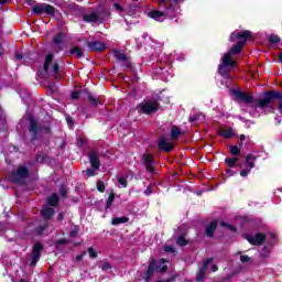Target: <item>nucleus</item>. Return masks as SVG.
Returning a JSON list of instances; mask_svg holds the SVG:
<instances>
[{
	"label": "nucleus",
	"instance_id": "obj_1",
	"mask_svg": "<svg viewBox=\"0 0 282 282\" xmlns=\"http://www.w3.org/2000/svg\"><path fill=\"white\" fill-rule=\"evenodd\" d=\"M28 122L31 144H36L39 133H42L43 135H52L53 133L52 126L50 123L39 124V121L32 116L28 118Z\"/></svg>",
	"mask_w": 282,
	"mask_h": 282
},
{
	"label": "nucleus",
	"instance_id": "obj_2",
	"mask_svg": "<svg viewBox=\"0 0 282 282\" xmlns=\"http://www.w3.org/2000/svg\"><path fill=\"white\" fill-rule=\"evenodd\" d=\"M274 100H282V93L276 90L265 91L262 98L258 100V107L259 109L274 111V109H276Z\"/></svg>",
	"mask_w": 282,
	"mask_h": 282
},
{
	"label": "nucleus",
	"instance_id": "obj_3",
	"mask_svg": "<svg viewBox=\"0 0 282 282\" xmlns=\"http://www.w3.org/2000/svg\"><path fill=\"white\" fill-rule=\"evenodd\" d=\"M139 113L145 116H153L160 111V102L155 98L147 99L137 106Z\"/></svg>",
	"mask_w": 282,
	"mask_h": 282
},
{
	"label": "nucleus",
	"instance_id": "obj_4",
	"mask_svg": "<svg viewBox=\"0 0 282 282\" xmlns=\"http://www.w3.org/2000/svg\"><path fill=\"white\" fill-rule=\"evenodd\" d=\"M52 61H54V54H48L44 59V72L50 76H54L56 80H58V74L61 72V66L57 62L52 65ZM52 65V66H51Z\"/></svg>",
	"mask_w": 282,
	"mask_h": 282
},
{
	"label": "nucleus",
	"instance_id": "obj_5",
	"mask_svg": "<svg viewBox=\"0 0 282 282\" xmlns=\"http://www.w3.org/2000/svg\"><path fill=\"white\" fill-rule=\"evenodd\" d=\"M236 65L237 62H235V59H229L228 56H224L223 63L218 66V74L228 80V78H230V72Z\"/></svg>",
	"mask_w": 282,
	"mask_h": 282
},
{
	"label": "nucleus",
	"instance_id": "obj_6",
	"mask_svg": "<svg viewBox=\"0 0 282 282\" xmlns=\"http://www.w3.org/2000/svg\"><path fill=\"white\" fill-rule=\"evenodd\" d=\"M252 36V33L249 30H243L242 32L234 31L230 36L229 41L230 43H237L240 45H246L248 43V40Z\"/></svg>",
	"mask_w": 282,
	"mask_h": 282
},
{
	"label": "nucleus",
	"instance_id": "obj_7",
	"mask_svg": "<svg viewBox=\"0 0 282 282\" xmlns=\"http://www.w3.org/2000/svg\"><path fill=\"white\" fill-rule=\"evenodd\" d=\"M41 252H43V243L35 242L32 248V257L30 262L31 268L36 267L39 261H41Z\"/></svg>",
	"mask_w": 282,
	"mask_h": 282
},
{
	"label": "nucleus",
	"instance_id": "obj_8",
	"mask_svg": "<svg viewBox=\"0 0 282 282\" xmlns=\"http://www.w3.org/2000/svg\"><path fill=\"white\" fill-rule=\"evenodd\" d=\"M142 162L145 166V171L150 173V175H158V169H155V162L153 161V156H151V154H143Z\"/></svg>",
	"mask_w": 282,
	"mask_h": 282
},
{
	"label": "nucleus",
	"instance_id": "obj_9",
	"mask_svg": "<svg viewBox=\"0 0 282 282\" xmlns=\"http://www.w3.org/2000/svg\"><path fill=\"white\" fill-rule=\"evenodd\" d=\"M32 10L34 14H41L42 12H45V14H48L50 17L56 14V9L47 3L36 4Z\"/></svg>",
	"mask_w": 282,
	"mask_h": 282
},
{
	"label": "nucleus",
	"instance_id": "obj_10",
	"mask_svg": "<svg viewBox=\"0 0 282 282\" xmlns=\"http://www.w3.org/2000/svg\"><path fill=\"white\" fill-rule=\"evenodd\" d=\"M246 239L251 246H263V243H265V239H268V235L258 232L254 236L247 235Z\"/></svg>",
	"mask_w": 282,
	"mask_h": 282
},
{
	"label": "nucleus",
	"instance_id": "obj_11",
	"mask_svg": "<svg viewBox=\"0 0 282 282\" xmlns=\"http://www.w3.org/2000/svg\"><path fill=\"white\" fill-rule=\"evenodd\" d=\"M2 182H10L11 184H17L18 186H28L32 178L30 177H4L0 178V184Z\"/></svg>",
	"mask_w": 282,
	"mask_h": 282
},
{
	"label": "nucleus",
	"instance_id": "obj_12",
	"mask_svg": "<svg viewBox=\"0 0 282 282\" xmlns=\"http://www.w3.org/2000/svg\"><path fill=\"white\" fill-rule=\"evenodd\" d=\"M232 95L236 96V98H238V100L246 102V105H252V102H254V97L252 95H248L245 91L234 89Z\"/></svg>",
	"mask_w": 282,
	"mask_h": 282
},
{
	"label": "nucleus",
	"instance_id": "obj_13",
	"mask_svg": "<svg viewBox=\"0 0 282 282\" xmlns=\"http://www.w3.org/2000/svg\"><path fill=\"white\" fill-rule=\"evenodd\" d=\"M65 41V33L64 32H58L54 37H53V43L55 45V52L58 54V52H63V42Z\"/></svg>",
	"mask_w": 282,
	"mask_h": 282
},
{
	"label": "nucleus",
	"instance_id": "obj_14",
	"mask_svg": "<svg viewBox=\"0 0 282 282\" xmlns=\"http://www.w3.org/2000/svg\"><path fill=\"white\" fill-rule=\"evenodd\" d=\"M159 149H161V151L170 153V151H173L174 145L173 143L169 142V139H166L165 137H161L159 139Z\"/></svg>",
	"mask_w": 282,
	"mask_h": 282
},
{
	"label": "nucleus",
	"instance_id": "obj_15",
	"mask_svg": "<svg viewBox=\"0 0 282 282\" xmlns=\"http://www.w3.org/2000/svg\"><path fill=\"white\" fill-rule=\"evenodd\" d=\"M87 47H89L91 52H102L104 50L107 48V45L100 41H93V42H87Z\"/></svg>",
	"mask_w": 282,
	"mask_h": 282
},
{
	"label": "nucleus",
	"instance_id": "obj_16",
	"mask_svg": "<svg viewBox=\"0 0 282 282\" xmlns=\"http://www.w3.org/2000/svg\"><path fill=\"white\" fill-rule=\"evenodd\" d=\"M217 226H219V220H213L205 228L206 237L213 238L215 237V230H217Z\"/></svg>",
	"mask_w": 282,
	"mask_h": 282
},
{
	"label": "nucleus",
	"instance_id": "obj_17",
	"mask_svg": "<svg viewBox=\"0 0 282 282\" xmlns=\"http://www.w3.org/2000/svg\"><path fill=\"white\" fill-rule=\"evenodd\" d=\"M89 162L90 166L95 170L98 171L100 169V158L98 156V153L96 152H90L89 154Z\"/></svg>",
	"mask_w": 282,
	"mask_h": 282
},
{
	"label": "nucleus",
	"instance_id": "obj_18",
	"mask_svg": "<svg viewBox=\"0 0 282 282\" xmlns=\"http://www.w3.org/2000/svg\"><path fill=\"white\" fill-rule=\"evenodd\" d=\"M97 14L99 17V23H104L107 17H111V12L107 8H105V6L98 7Z\"/></svg>",
	"mask_w": 282,
	"mask_h": 282
},
{
	"label": "nucleus",
	"instance_id": "obj_19",
	"mask_svg": "<svg viewBox=\"0 0 282 282\" xmlns=\"http://www.w3.org/2000/svg\"><path fill=\"white\" fill-rule=\"evenodd\" d=\"M177 14H180V12L177 11V9H175V7H173V4H171L169 8H165V10L163 11L164 19H175Z\"/></svg>",
	"mask_w": 282,
	"mask_h": 282
},
{
	"label": "nucleus",
	"instance_id": "obj_20",
	"mask_svg": "<svg viewBox=\"0 0 282 282\" xmlns=\"http://www.w3.org/2000/svg\"><path fill=\"white\" fill-rule=\"evenodd\" d=\"M83 21H85L86 23H100V18L98 17L97 11H95L89 14H84Z\"/></svg>",
	"mask_w": 282,
	"mask_h": 282
},
{
	"label": "nucleus",
	"instance_id": "obj_21",
	"mask_svg": "<svg viewBox=\"0 0 282 282\" xmlns=\"http://www.w3.org/2000/svg\"><path fill=\"white\" fill-rule=\"evenodd\" d=\"M241 50H243V45L237 43L229 50V52L225 54V56H228L229 59H232V56L236 54H241Z\"/></svg>",
	"mask_w": 282,
	"mask_h": 282
},
{
	"label": "nucleus",
	"instance_id": "obj_22",
	"mask_svg": "<svg viewBox=\"0 0 282 282\" xmlns=\"http://www.w3.org/2000/svg\"><path fill=\"white\" fill-rule=\"evenodd\" d=\"M237 162H239V159H237V158H227L225 160V163L227 164V166H229V169L227 170V173L229 175H235V173H232V169H235V166H237Z\"/></svg>",
	"mask_w": 282,
	"mask_h": 282
},
{
	"label": "nucleus",
	"instance_id": "obj_23",
	"mask_svg": "<svg viewBox=\"0 0 282 282\" xmlns=\"http://www.w3.org/2000/svg\"><path fill=\"white\" fill-rule=\"evenodd\" d=\"M148 17H150V19H154V21H159L160 23H162V21H164V12L162 11H158V10H152L148 13Z\"/></svg>",
	"mask_w": 282,
	"mask_h": 282
},
{
	"label": "nucleus",
	"instance_id": "obj_24",
	"mask_svg": "<svg viewBox=\"0 0 282 282\" xmlns=\"http://www.w3.org/2000/svg\"><path fill=\"white\" fill-rule=\"evenodd\" d=\"M153 272H155V260H152L148 267V270L145 272V281L149 282L153 278Z\"/></svg>",
	"mask_w": 282,
	"mask_h": 282
},
{
	"label": "nucleus",
	"instance_id": "obj_25",
	"mask_svg": "<svg viewBox=\"0 0 282 282\" xmlns=\"http://www.w3.org/2000/svg\"><path fill=\"white\" fill-rule=\"evenodd\" d=\"M55 213L56 212L52 207H46L41 210V215H42L43 219H45L46 221H48V219H52V217H54Z\"/></svg>",
	"mask_w": 282,
	"mask_h": 282
},
{
	"label": "nucleus",
	"instance_id": "obj_26",
	"mask_svg": "<svg viewBox=\"0 0 282 282\" xmlns=\"http://www.w3.org/2000/svg\"><path fill=\"white\" fill-rule=\"evenodd\" d=\"M30 175V170L25 165L18 166L15 171L17 177H28Z\"/></svg>",
	"mask_w": 282,
	"mask_h": 282
},
{
	"label": "nucleus",
	"instance_id": "obj_27",
	"mask_svg": "<svg viewBox=\"0 0 282 282\" xmlns=\"http://www.w3.org/2000/svg\"><path fill=\"white\" fill-rule=\"evenodd\" d=\"M68 54L75 56V58H83L85 56L80 46H74L69 50Z\"/></svg>",
	"mask_w": 282,
	"mask_h": 282
},
{
	"label": "nucleus",
	"instance_id": "obj_28",
	"mask_svg": "<svg viewBox=\"0 0 282 282\" xmlns=\"http://www.w3.org/2000/svg\"><path fill=\"white\" fill-rule=\"evenodd\" d=\"M59 202H61V197H59L58 194H56V193H53V194L47 198V204H48V206L56 207V206H58Z\"/></svg>",
	"mask_w": 282,
	"mask_h": 282
},
{
	"label": "nucleus",
	"instance_id": "obj_29",
	"mask_svg": "<svg viewBox=\"0 0 282 282\" xmlns=\"http://www.w3.org/2000/svg\"><path fill=\"white\" fill-rule=\"evenodd\" d=\"M219 135H221L223 138H226L227 140H230V138L235 137V130H232V128L223 129L219 131Z\"/></svg>",
	"mask_w": 282,
	"mask_h": 282
},
{
	"label": "nucleus",
	"instance_id": "obj_30",
	"mask_svg": "<svg viewBox=\"0 0 282 282\" xmlns=\"http://www.w3.org/2000/svg\"><path fill=\"white\" fill-rule=\"evenodd\" d=\"M241 147H243V143L240 142L239 147L237 145H230L229 147V153L237 158V155H241Z\"/></svg>",
	"mask_w": 282,
	"mask_h": 282
},
{
	"label": "nucleus",
	"instance_id": "obj_31",
	"mask_svg": "<svg viewBox=\"0 0 282 282\" xmlns=\"http://www.w3.org/2000/svg\"><path fill=\"white\" fill-rule=\"evenodd\" d=\"M112 55H113L115 58H117L121 63H127V61H129V57H127V55H124L122 52H120L118 50H115L112 52Z\"/></svg>",
	"mask_w": 282,
	"mask_h": 282
},
{
	"label": "nucleus",
	"instance_id": "obj_32",
	"mask_svg": "<svg viewBox=\"0 0 282 282\" xmlns=\"http://www.w3.org/2000/svg\"><path fill=\"white\" fill-rule=\"evenodd\" d=\"M129 221V217H115L112 218V226H120V224H127Z\"/></svg>",
	"mask_w": 282,
	"mask_h": 282
},
{
	"label": "nucleus",
	"instance_id": "obj_33",
	"mask_svg": "<svg viewBox=\"0 0 282 282\" xmlns=\"http://www.w3.org/2000/svg\"><path fill=\"white\" fill-rule=\"evenodd\" d=\"M254 162H257V156L252 154H248L246 156V164L249 166V169H254Z\"/></svg>",
	"mask_w": 282,
	"mask_h": 282
},
{
	"label": "nucleus",
	"instance_id": "obj_34",
	"mask_svg": "<svg viewBox=\"0 0 282 282\" xmlns=\"http://www.w3.org/2000/svg\"><path fill=\"white\" fill-rule=\"evenodd\" d=\"M62 199H65L67 197V195H69V188H67V185L65 183H63L59 186V191H58Z\"/></svg>",
	"mask_w": 282,
	"mask_h": 282
},
{
	"label": "nucleus",
	"instance_id": "obj_35",
	"mask_svg": "<svg viewBox=\"0 0 282 282\" xmlns=\"http://www.w3.org/2000/svg\"><path fill=\"white\" fill-rule=\"evenodd\" d=\"M115 200H116V194L113 192H111L108 196V199L106 200L105 209L109 210Z\"/></svg>",
	"mask_w": 282,
	"mask_h": 282
},
{
	"label": "nucleus",
	"instance_id": "obj_36",
	"mask_svg": "<svg viewBox=\"0 0 282 282\" xmlns=\"http://www.w3.org/2000/svg\"><path fill=\"white\" fill-rule=\"evenodd\" d=\"M180 135H182V130H180V128H177L176 126H173L172 127V130H171V137L173 140L180 138Z\"/></svg>",
	"mask_w": 282,
	"mask_h": 282
},
{
	"label": "nucleus",
	"instance_id": "obj_37",
	"mask_svg": "<svg viewBox=\"0 0 282 282\" xmlns=\"http://www.w3.org/2000/svg\"><path fill=\"white\" fill-rule=\"evenodd\" d=\"M176 243L177 246H180L181 248H184V246H188V240L186 239V237H184V235L178 236V238L176 239Z\"/></svg>",
	"mask_w": 282,
	"mask_h": 282
},
{
	"label": "nucleus",
	"instance_id": "obj_38",
	"mask_svg": "<svg viewBox=\"0 0 282 282\" xmlns=\"http://www.w3.org/2000/svg\"><path fill=\"white\" fill-rule=\"evenodd\" d=\"M47 158V154L43 153L42 151L37 152L35 155V161L39 164H43V162L45 161V159Z\"/></svg>",
	"mask_w": 282,
	"mask_h": 282
},
{
	"label": "nucleus",
	"instance_id": "obj_39",
	"mask_svg": "<svg viewBox=\"0 0 282 282\" xmlns=\"http://www.w3.org/2000/svg\"><path fill=\"white\" fill-rule=\"evenodd\" d=\"M202 120H204V115L202 113L189 116V122H202Z\"/></svg>",
	"mask_w": 282,
	"mask_h": 282
},
{
	"label": "nucleus",
	"instance_id": "obj_40",
	"mask_svg": "<svg viewBox=\"0 0 282 282\" xmlns=\"http://www.w3.org/2000/svg\"><path fill=\"white\" fill-rule=\"evenodd\" d=\"M268 41L272 45H276V44L281 43V37H279V35H276V34H272L269 36Z\"/></svg>",
	"mask_w": 282,
	"mask_h": 282
},
{
	"label": "nucleus",
	"instance_id": "obj_41",
	"mask_svg": "<svg viewBox=\"0 0 282 282\" xmlns=\"http://www.w3.org/2000/svg\"><path fill=\"white\" fill-rule=\"evenodd\" d=\"M44 230H47V225H40L34 229L35 235H37V237H41V235H43Z\"/></svg>",
	"mask_w": 282,
	"mask_h": 282
},
{
	"label": "nucleus",
	"instance_id": "obj_42",
	"mask_svg": "<svg viewBox=\"0 0 282 282\" xmlns=\"http://www.w3.org/2000/svg\"><path fill=\"white\" fill-rule=\"evenodd\" d=\"M87 98L94 107H98V98L94 97L91 93H87Z\"/></svg>",
	"mask_w": 282,
	"mask_h": 282
},
{
	"label": "nucleus",
	"instance_id": "obj_43",
	"mask_svg": "<svg viewBox=\"0 0 282 282\" xmlns=\"http://www.w3.org/2000/svg\"><path fill=\"white\" fill-rule=\"evenodd\" d=\"M220 226H221V228H228L230 230V232H237V227H235L234 225H230L226 221H221Z\"/></svg>",
	"mask_w": 282,
	"mask_h": 282
},
{
	"label": "nucleus",
	"instance_id": "obj_44",
	"mask_svg": "<svg viewBox=\"0 0 282 282\" xmlns=\"http://www.w3.org/2000/svg\"><path fill=\"white\" fill-rule=\"evenodd\" d=\"M204 279H206V270L199 269L196 281L202 282Z\"/></svg>",
	"mask_w": 282,
	"mask_h": 282
},
{
	"label": "nucleus",
	"instance_id": "obj_45",
	"mask_svg": "<svg viewBox=\"0 0 282 282\" xmlns=\"http://www.w3.org/2000/svg\"><path fill=\"white\" fill-rule=\"evenodd\" d=\"M78 232H80V227L79 226H75L72 230H70V237L72 239L78 237Z\"/></svg>",
	"mask_w": 282,
	"mask_h": 282
},
{
	"label": "nucleus",
	"instance_id": "obj_46",
	"mask_svg": "<svg viewBox=\"0 0 282 282\" xmlns=\"http://www.w3.org/2000/svg\"><path fill=\"white\" fill-rule=\"evenodd\" d=\"M106 186H105V182H102V181H97V191L99 192V193H105V191H106Z\"/></svg>",
	"mask_w": 282,
	"mask_h": 282
},
{
	"label": "nucleus",
	"instance_id": "obj_47",
	"mask_svg": "<svg viewBox=\"0 0 282 282\" xmlns=\"http://www.w3.org/2000/svg\"><path fill=\"white\" fill-rule=\"evenodd\" d=\"M88 254L91 259H97L98 258V252L96 251V249H94V247L88 248Z\"/></svg>",
	"mask_w": 282,
	"mask_h": 282
},
{
	"label": "nucleus",
	"instance_id": "obj_48",
	"mask_svg": "<svg viewBox=\"0 0 282 282\" xmlns=\"http://www.w3.org/2000/svg\"><path fill=\"white\" fill-rule=\"evenodd\" d=\"M113 9L116 10V12H119V14H122L124 12V8L118 2L113 4Z\"/></svg>",
	"mask_w": 282,
	"mask_h": 282
},
{
	"label": "nucleus",
	"instance_id": "obj_49",
	"mask_svg": "<svg viewBox=\"0 0 282 282\" xmlns=\"http://www.w3.org/2000/svg\"><path fill=\"white\" fill-rule=\"evenodd\" d=\"M213 263V258H207L204 262H203V268L202 270H208V265H210Z\"/></svg>",
	"mask_w": 282,
	"mask_h": 282
},
{
	"label": "nucleus",
	"instance_id": "obj_50",
	"mask_svg": "<svg viewBox=\"0 0 282 282\" xmlns=\"http://www.w3.org/2000/svg\"><path fill=\"white\" fill-rule=\"evenodd\" d=\"M101 270L105 272L107 270H111L113 267L111 265V263L109 262H104L101 265H100Z\"/></svg>",
	"mask_w": 282,
	"mask_h": 282
},
{
	"label": "nucleus",
	"instance_id": "obj_51",
	"mask_svg": "<svg viewBox=\"0 0 282 282\" xmlns=\"http://www.w3.org/2000/svg\"><path fill=\"white\" fill-rule=\"evenodd\" d=\"M118 182L122 186V188H127V177H119Z\"/></svg>",
	"mask_w": 282,
	"mask_h": 282
},
{
	"label": "nucleus",
	"instance_id": "obj_52",
	"mask_svg": "<svg viewBox=\"0 0 282 282\" xmlns=\"http://www.w3.org/2000/svg\"><path fill=\"white\" fill-rule=\"evenodd\" d=\"M86 175L87 177H94V175H96V170L93 167V169H87L86 170Z\"/></svg>",
	"mask_w": 282,
	"mask_h": 282
},
{
	"label": "nucleus",
	"instance_id": "obj_53",
	"mask_svg": "<svg viewBox=\"0 0 282 282\" xmlns=\"http://www.w3.org/2000/svg\"><path fill=\"white\" fill-rule=\"evenodd\" d=\"M164 251L165 252H170L171 254H173L175 252V247H173V246H165L164 247Z\"/></svg>",
	"mask_w": 282,
	"mask_h": 282
},
{
	"label": "nucleus",
	"instance_id": "obj_54",
	"mask_svg": "<svg viewBox=\"0 0 282 282\" xmlns=\"http://www.w3.org/2000/svg\"><path fill=\"white\" fill-rule=\"evenodd\" d=\"M65 245H67V239L65 238L58 239L55 242V246H65Z\"/></svg>",
	"mask_w": 282,
	"mask_h": 282
},
{
	"label": "nucleus",
	"instance_id": "obj_55",
	"mask_svg": "<svg viewBox=\"0 0 282 282\" xmlns=\"http://www.w3.org/2000/svg\"><path fill=\"white\" fill-rule=\"evenodd\" d=\"M241 263H249L250 258L248 254L240 256Z\"/></svg>",
	"mask_w": 282,
	"mask_h": 282
},
{
	"label": "nucleus",
	"instance_id": "obj_56",
	"mask_svg": "<svg viewBox=\"0 0 282 282\" xmlns=\"http://www.w3.org/2000/svg\"><path fill=\"white\" fill-rule=\"evenodd\" d=\"M87 254V251H83L80 254L76 256V261H83Z\"/></svg>",
	"mask_w": 282,
	"mask_h": 282
},
{
	"label": "nucleus",
	"instance_id": "obj_57",
	"mask_svg": "<svg viewBox=\"0 0 282 282\" xmlns=\"http://www.w3.org/2000/svg\"><path fill=\"white\" fill-rule=\"evenodd\" d=\"M250 167L249 169H246V170H242V171H240V175H241V177H247V175L250 173Z\"/></svg>",
	"mask_w": 282,
	"mask_h": 282
},
{
	"label": "nucleus",
	"instance_id": "obj_58",
	"mask_svg": "<svg viewBox=\"0 0 282 282\" xmlns=\"http://www.w3.org/2000/svg\"><path fill=\"white\" fill-rule=\"evenodd\" d=\"M78 98H80V93H78V91H73V93H72V99H73V100H78Z\"/></svg>",
	"mask_w": 282,
	"mask_h": 282
},
{
	"label": "nucleus",
	"instance_id": "obj_59",
	"mask_svg": "<svg viewBox=\"0 0 282 282\" xmlns=\"http://www.w3.org/2000/svg\"><path fill=\"white\" fill-rule=\"evenodd\" d=\"M151 193H153V186H151V185H149L148 187H147V189L144 191V195H151Z\"/></svg>",
	"mask_w": 282,
	"mask_h": 282
},
{
	"label": "nucleus",
	"instance_id": "obj_60",
	"mask_svg": "<svg viewBox=\"0 0 282 282\" xmlns=\"http://www.w3.org/2000/svg\"><path fill=\"white\" fill-rule=\"evenodd\" d=\"M63 219H65V212H61V213L57 215V221H63Z\"/></svg>",
	"mask_w": 282,
	"mask_h": 282
},
{
	"label": "nucleus",
	"instance_id": "obj_61",
	"mask_svg": "<svg viewBox=\"0 0 282 282\" xmlns=\"http://www.w3.org/2000/svg\"><path fill=\"white\" fill-rule=\"evenodd\" d=\"M15 61H23V54L17 52L14 55Z\"/></svg>",
	"mask_w": 282,
	"mask_h": 282
},
{
	"label": "nucleus",
	"instance_id": "obj_62",
	"mask_svg": "<svg viewBox=\"0 0 282 282\" xmlns=\"http://www.w3.org/2000/svg\"><path fill=\"white\" fill-rule=\"evenodd\" d=\"M217 270H219V268L217 267V264H213V265H212V272H217Z\"/></svg>",
	"mask_w": 282,
	"mask_h": 282
},
{
	"label": "nucleus",
	"instance_id": "obj_63",
	"mask_svg": "<svg viewBox=\"0 0 282 282\" xmlns=\"http://www.w3.org/2000/svg\"><path fill=\"white\" fill-rule=\"evenodd\" d=\"M246 140V135L245 134H241L240 135V141L243 142Z\"/></svg>",
	"mask_w": 282,
	"mask_h": 282
},
{
	"label": "nucleus",
	"instance_id": "obj_64",
	"mask_svg": "<svg viewBox=\"0 0 282 282\" xmlns=\"http://www.w3.org/2000/svg\"><path fill=\"white\" fill-rule=\"evenodd\" d=\"M279 61L282 63V52L279 54Z\"/></svg>",
	"mask_w": 282,
	"mask_h": 282
}]
</instances>
